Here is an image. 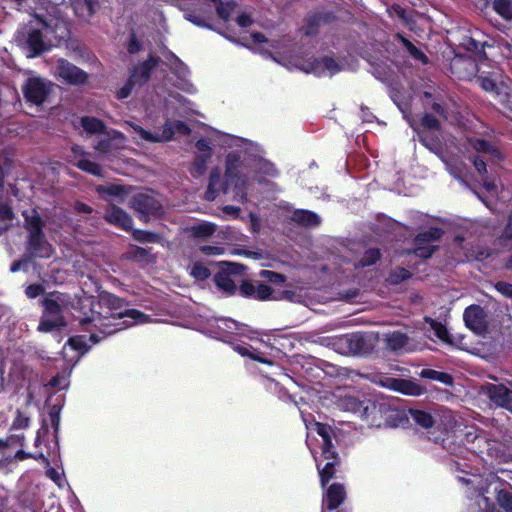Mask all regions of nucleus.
<instances>
[{
    "instance_id": "1",
    "label": "nucleus",
    "mask_w": 512,
    "mask_h": 512,
    "mask_svg": "<svg viewBox=\"0 0 512 512\" xmlns=\"http://www.w3.org/2000/svg\"><path fill=\"white\" fill-rule=\"evenodd\" d=\"M78 305L74 307V320L83 331L90 333L92 344L134 324L143 323L147 318L141 311L128 308L125 299L109 292L101 293L97 302L85 299Z\"/></svg>"
},
{
    "instance_id": "2",
    "label": "nucleus",
    "mask_w": 512,
    "mask_h": 512,
    "mask_svg": "<svg viewBox=\"0 0 512 512\" xmlns=\"http://www.w3.org/2000/svg\"><path fill=\"white\" fill-rule=\"evenodd\" d=\"M222 265L226 266V268H222L214 275V283L228 295H234L237 291V287L231 275L241 274L244 270V266L232 262H222ZM238 291L242 297L254 300L267 301L277 299V297L274 296L275 291L267 284L259 281L243 280Z\"/></svg>"
},
{
    "instance_id": "3",
    "label": "nucleus",
    "mask_w": 512,
    "mask_h": 512,
    "mask_svg": "<svg viewBox=\"0 0 512 512\" xmlns=\"http://www.w3.org/2000/svg\"><path fill=\"white\" fill-rule=\"evenodd\" d=\"M363 420L375 427H396L401 421V413L387 401L368 399Z\"/></svg>"
},
{
    "instance_id": "4",
    "label": "nucleus",
    "mask_w": 512,
    "mask_h": 512,
    "mask_svg": "<svg viewBox=\"0 0 512 512\" xmlns=\"http://www.w3.org/2000/svg\"><path fill=\"white\" fill-rule=\"evenodd\" d=\"M61 293L54 291L50 297L42 300L43 313L38 329L42 332H52L65 326L63 310L59 303Z\"/></svg>"
},
{
    "instance_id": "5",
    "label": "nucleus",
    "mask_w": 512,
    "mask_h": 512,
    "mask_svg": "<svg viewBox=\"0 0 512 512\" xmlns=\"http://www.w3.org/2000/svg\"><path fill=\"white\" fill-rule=\"evenodd\" d=\"M178 8L184 12V18L194 25L215 30L211 21L214 18L213 12L209 7H206V1L203 0H177Z\"/></svg>"
},
{
    "instance_id": "6",
    "label": "nucleus",
    "mask_w": 512,
    "mask_h": 512,
    "mask_svg": "<svg viewBox=\"0 0 512 512\" xmlns=\"http://www.w3.org/2000/svg\"><path fill=\"white\" fill-rule=\"evenodd\" d=\"M444 235V230L440 227L432 226L425 231L419 232L413 239V248L408 251V254H413L416 257L427 260L433 256L438 250L439 246L434 245Z\"/></svg>"
},
{
    "instance_id": "7",
    "label": "nucleus",
    "mask_w": 512,
    "mask_h": 512,
    "mask_svg": "<svg viewBox=\"0 0 512 512\" xmlns=\"http://www.w3.org/2000/svg\"><path fill=\"white\" fill-rule=\"evenodd\" d=\"M131 207L143 222H148L151 217H160L163 213L161 202L148 193L135 194L131 199Z\"/></svg>"
},
{
    "instance_id": "8",
    "label": "nucleus",
    "mask_w": 512,
    "mask_h": 512,
    "mask_svg": "<svg viewBox=\"0 0 512 512\" xmlns=\"http://www.w3.org/2000/svg\"><path fill=\"white\" fill-rule=\"evenodd\" d=\"M22 91L28 103L39 106L52 92V83L39 77H30L23 85Z\"/></svg>"
},
{
    "instance_id": "9",
    "label": "nucleus",
    "mask_w": 512,
    "mask_h": 512,
    "mask_svg": "<svg viewBox=\"0 0 512 512\" xmlns=\"http://www.w3.org/2000/svg\"><path fill=\"white\" fill-rule=\"evenodd\" d=\"M463 320L466 327L475 334L483 335L488 331L487 313L478 304H472L464 310Z\"/></svg>"
},
{
    "instance_id": "10",
    "label": "nucleus",
    "mask_w": 512,
    "mask_h": 512,
    "mask_svg": "<svg viewBox=\"0 0 512 512\" xmlns=\"http://www.w3.org/2000/svg\"><path fill=\"white\" fill-rule=\"evenodd\" d=\"M161 58L149 53L146 60L133 67L129 77V84L145 85L151 78L153 71L159 66Z\"/></svg>"
},
{
    "instance_id": "11",
    "label": "nucleus",
    "mask_w": 512,
    "mask_h": 512,
    "mask_svg": "<svg viewBox=\"0 0 512 512\" xmlns=\"http://www.w3.org/2000/svg\"><path fill=\"white\" fill-rule=\"evenodd\" d=\"M57 71L59 77L69 85L82 86L88 81L89 75L87 72L69 62L66 59H60L57 63Z\"/></svg>"
},
{
    "instance_id": "12",
    "label": "nucleus",
    "mask_w": 512,
    "mask_h": 512,
    "mask_svg": "<svg viewBox=\"0 0 512 512\" xmlns=\"http://www.w3.org/2000/svg\"><path fill=\"white\" fill-rule=\"evenodd\" d=\"M483 391L488 399L496 406L512 413V390L504 384L487 383Z\"/></svg>"
},
{
    "instance_id": "13",
    "label": "nucleus",
    "mask_w": 512,
    "mask_h": 512,
    "mask_svg": "<svg viewBox=\"0 0 512 512\" xmlns=\"http://www.w3.org/2000/svg\"><path fill=\"white\" fill-rule=\"evenodd\" d=\"M340 341L352 354L364 355L372 352L374 348L371 336L363 332L344 335Z\"/></svg>"
},
{
    "instance_id": "14",
    "label": "nucleus",
    "mask_w": 512,
    "mask_h": 512,
    "mask_svg": "<svg viewBox=\"0 0 512 512\" xmlns=\"http://www.w3.org/2000/svg\"><path fill=\"white\" fill-rule=\"evenodd\" d=\"M23 47L29 58L38 57L50 50V45L45 42L42 30L31 26L27 29Z\"/></svg>"
},
{
    "instance_id": "15",
    "label": "nucleus",
    "mask_w": 512,
    "mask_h": 512,
    "mask_svg": "<svg viewBox=\"0 0 512 512\" xmlns=\"http://www.w3.org/2000/svg\"><path fill=\"white\" fill-rule=\"evenodd\" d=\"M104 219L107 223L112 224L125 231H130L133 226V219L122 208L111 204L105 211Z\"/></svg>"
},
{
    "instance_id": "16",
    "label": "nucleus",
    "mask_w": 512,
    "mask_h": 512,
    "mask_svg": "<svg viewBox=\"0 0 512 512\" xmlns=\"http://www.w3.org/2000/svg\"><path fill=\"white\" fill-rule=\"evenodd\" d=\"M229 184L225 178L221 177V171L218 167H214L210 171L208 186L204 194V199L213 201L218 196L219 192L226 194L229 189Z\"/></svg>"
},
{
    "instance_id": "17",
    "label": "nucleus",
    "mask_w": 512,
    "mask_h": 512,
    "mask_svg": "<svg viewBox=\"0 0 512 512\" xmlns=\"http://www.w3.org/2000/svg\"><path fill=\"white\" fill-rule=\"evenodd\" d=\"M27 251L31 258H50L53 253L52 245L46 235L27 237Z\"/></svg>"
},
{
    "instance_id": "18",
    "label": "nucleus",
    "mask_w": 512,
    "mask_h": 512,
    "mask_svg": "<svg viewBox=\"0 0 512 512\" xmlns=\"http://www.w3.org/2000/svg\"><path fill=\"white\" fill-rule=\"evenodd\" d=\"M467 142L470 145V147L477 153L487 154L497 162H500L504 159V156L500 149L489 140L479 137H469L467 139Z\"/></svg>"
},
{
    "instance_id": "19",
    "label": "nucleus",
    "mask_w": 512,
    "mask_h": 512,
    "mask_svg": "<svg viewBox=\"0 0 512 512\" xmlns=\"http://www.w3.org/2000/svg\"><path fill=\"white\" fill-rule=\"evenodd\" d=\"M346 499V490L343 484H331L323 498V504L329 511L336 510Z\"/></svg>"
},
{
    "instance_id": "20",
    "label": "nucleus",
    "mask_w": 512,
    "mask_h": 512,
    "mask_svg": "<svg viewBox=\"0 0 512 512\" xmlns=\"http://www.w3.org/2000/svg\"><path fill=\"white\" fill-rule=\"evenodd\" d=\"M242 160L237 152H231L226 156L224 178L230 185L234 180L245 178L242 174Z\"/></svg>"
},
{
    "instance_id": "21",
    "label": "nucleus",
    "mask_w": 512,
    "mask_h": 512,
    "mask_svg": "<svg viewBox=\"0 0 512 512\" xmlns=\"http://www.w3.org/2000/svg\"><path fill=\"white\" fill-rule=\"evenodd\" d=\"M310 65L311 72L317 76H321L326 72H329L330 75H334L342 70L341 65L330 56L314 58Z\"/></svg>"
},
{
    "instance_id": "22",
    "label": "nucleus",
    "mask_w": 512,
    "mask_h": 512,
    "mask_svg": "<svg viewBox=\"0 0 512 512\" xmlns=\"http://www.w3.org/2000/svg\"><path fill=\"white\" fill-rule=\"evenodd\" d=\"M22 216L24 218V227L28 233V237L45 235V222L35 208L32 209V214H29L28 211H23Z\"/></svg>"
},
{
    "instance_id": "23",
    "label": "nucleus",
    "mask_w": 512,
    "mask_h": 512,
    "mask_svg": "<svg viewBox=\"0 0 512 512\" xmlns=\"http://www.w3.org/2000/svg\"><path fill=\"white\" fill-rule=\"evenodd\" d=\"M132 127L134 131L140 136L141 139L152 143H157L162 140L170 141L173 139L175 135L174 129L172 127V122H166L164 124L161 136L158 134H154L151 131L145 130L139 125H133Z\"/></svg>"
},
{
    "instance_id": "24",
    "label": "nucleus",
    "mask_w": 512,
    "mask_h": 512,
    "mask_svg": "<svg viewBox=\"0 0 512 512\" xmlns=\"http://www.w3.org/2000/svg\"><path fill=\"white\" fill-rule=\"evenodd\" d=\"M367 400H361L358 396L354 395H345L339 399L338 405L342 410L357 414L363 420Z\"/></svg>"
},
{
    "instance_id": "25",
    "label": "nucleus",
    "mask_w": 512,
    "mask_h": 512,
    "mask_svg": "<svg viewBox=\"0 0 512 512\" xmlns=\"http://www.w3.org/2000/svg\"><path fill=\"white\" fill-rule=\"evenodd\" d=\"M334 18L329 13H313L305 18L304 34L306 36H315L319 33L320 25L328 23Z\"/></svg>"
},
{
    "instance_id": "26",
    "label": "nucleus",
    "mask_w": 512,
    "mask_h": 512,
    "mask_svg": "<svg viewBox=\"0 0 512 512\" xmlns=\"http://www.w3.org/2000/svg\"><path fill=\"white\" fill-rule=\"evenodd\" d=\"M340 465H341L340 456H336L335 458H331L330 460H327V463L323 467H320L319 463L316 464L319 478H320L321 487H323V488L326 487L327 484L335 477L337 468Z\"/></svg>"
},
{
    "instance_id": "27",
    "label": "nucleus",
    "mask_w": 512,
    "mask_h": 512,
    "mask_svg": "<svg viewBox=\"0 0 512 512\" xmlns=\"http://www.w3.org/2000/svg\"><path fill=\"white\" fill-rule=\"evenodd\" d=\"M291 220L304 227L318 226L321 222L320 217L315 212L305 209H296L292 213Z\"/></svg>"
},
{
    "instance_id": "28",
    "label": "nucleus",
    "mask_w": 512,
    "mask_h": 512,
    "mask_svg": "<svg viewBox=\"0 0 512 512\" xmlns=\"http://www.w3.org/2000/svg\"><path fill=\"white\" fill-rule=\"evenodd\" d=\"M214 6L217 16L223 21L228 22L232 13L238 7L237 0H208Z\"/></svg>"
},
{
    "instance_id": "29",
    "label": "nucleus",
    "mask_w": 512,
    "mask_h": 512,
    "mask_svg": "<svg viewBox=\"0 0 512 512\" xmlns=\"http://www.w3.org/2000/svg\"><path fill=\"white\" fill-rule=\"evenodd\" d=\"M494 97L505 109L512 112V80L500 81V87Z\"/></svg>"
},
{
    "instance_id": "30",
    "label": "nucleus",
    "mask_w": 512,
    "mask_h": 512,
    "mask_svg": "<svg viewBox=\"0 0 512 512\" xmlns=\"http://www.w3.org/2000/svg\"><path fill=\"white\" fill-rule=\"evenodd\" d=\"M223 322L228 329L235 330L236 334L241 337H246L250 340L262 341L260 338L261 333L257 330L249 328L245 324L238 323L232 319H224Z\"/></svg>"
},
{
    "instance_id": "31",
    "label": "nucleus",
    "mask_w": 512,
    "mask_h": 512,
    "mask_svg": "<svg viewBox=\"0 0 512 512\" xmlns=\"http://www.w3.org/2000/svg\"><path fill=\"white\" fill-rule=\"evenodd\" d=\"M501 486L498 484L493 487L497 504L505 512H512V488H502Z\"/></svg>"
},
{
    "instance_id": "32",
    "label": "nucleus",
    "mask_w": 512,
    "mask_h": 512,
    "mask_svg": "<svg viewBox=\"0 0 512 512\" xmlns=\"http://www.w3.org/2000/svg\"><path fill=\"white\" fill-rule=\"evenodd\" d=\"M465 441L467 443H471L473 445L472 449L480 454H484V449H482V445H489V439L486 438L483 430H478L474 428L465 433Z\"/></svg>"
},
{
    "instance_id": "33",
    "label": "nucleus",
    "mask_w": 512,
    "mask_h": 512,
    "mask_svg": "<svg viewBox=\"0 0 512 512\" xmlns=\"http://www.w3.org/2000/svg\"><path fill=\"white\" fill-rule=\"evenodd\" d=\"M127 258L138 263H154L155 257L151 253V248H143L140 246H133L129 251Z\"/></svg>"
},
{
    "instance_id": "34",
    "label": "nucleus",
    "mask_w": 512,
    "mask_h": 512,
    "mask_svg": "<svg viewBox=\"0 0 512 512\" xmlns=\"http://www.w3.org/2000/svg\"><path fill=\"white\" fill-rule=\"evenodd\" d=\"M217 226L211 222H202L189 228V233L194 239H205L216 232Z\"/></svg>"
},
{
    "instance_id": "35",
    "label": "nucleus",
    "mask_w": 512,
    "mask_h": 512,
    "mask_svg": "<svg viewBox=\"0 0 512 512\" xmlns=\"http://www.w3.org/2000/svg\"><path fill=\"white\" fill-rule=\"evenodd\" d=\"M81 126L89 134H103L106 132L104 122L92 116H83L81 118Z\"/></svg>"
},
{
    "instance_id": "36",
    "label": "nucleus",
    "mask_w": 512,
    "mask_h": 512,
    "mask_svg": "<svg viewBox=\"0 0 512 512\" xmlns=\"http://www.w3.org/2000/svg\"><path fill=\"white\" fill-rule=\"evenodd\" d=\"M397 392L404 395L420 396L426 392V389L412 380L400 378Z\"/></svg>"
},
{
    "instance_id": "37",
    "label": "nucleus",
    "mask_w": 512,
    "mask_h": 512,
    "mask_svg": "<svg viewBox=\"0 0 512 512\" xmlns=\"http://www.w3.org/2000/svg\"><path fill=\"white\" fill-rule=\"evenodd\" d=\"M420 376L425 379L441 382L442 384L448 386H451L453 384V377L450 374L430 368L423 369L420 373Z\"/></svg>"
},
{
    "instance_id": "38",
    "label": "nucleus",
    "mask_w": 512,
    "mask_h": 512,
    "mask_svg": "<svg viewBox=\"0 0 512 512\" xmlns=\"http://www.w3.org/2000/svg\"><path fill=\"white\" fill-rule=\"evenodd\" d=\"M76 167L81 171L97 177H104V172L100 164L89 159H80L76 163Z\"/></svg>"
},
{
    "instance_id": "39",
    "label": "nucleus",
    "mask_w": 512,
    "mask_h": 512,
    "mask_svg": "<svg viewBox=\"0 0 512 512\" xmlns=\"http://www.w3.org/2000/svg\"><path fill=\"white\" fill-rule=\"evenodd\" d=\"M411 277L412 273L408 269L398 266L389 272L387 281L391 285H399L400 283L410 279Z\"/></svg>"
},
{
    "instance_id": "40",
    "label": "nucleus",
    "mask_w": 512,
    "mask_h": 512,
    "mask_svg": "<svg viewBox=\"0 0 512 512\" xmlns=\"http://www.w3.org/2000/svg\"><path fill=\"white\" fill-rule=\"evenodd\" d=\"M381 258V252L378 248H369L365 250L362 257L359 259L358 266L365 268L376 264Z\"/></svg>"
},
{
    "instance_id": "41",
    "label": "nucleus",
    "mask_w": 512,
    "mask_h": 512,
    "mask_svg": "<svg viewBox=\"0 0 512 512\" xmlns=\"http://www.w3.org/2000/svg\"><path fill=\"white\" fill-rule=\"evenodd\" d=\"M425 322L429 324L437 338L447 343L451 342L449 332L444 324L431 317H425Z\"/></svg>"
},
{
    "instance_id": "42",
    "label": "nucleus",
    "mask_w": 512,
    "mask_h": 512,
    "mask_svg": "<svg viewBox=\"0 0 512 512\" xmlns=\"http://www.w3.org/2000/svg\"><path fill=\"white\" fill-rule=\"evenodd\" d=\"M494 11L507 21H512V0H494Z\"/></svg>"
},
{
    "instance_id": "43",
    "label": "nucleus",
    "mask_w": 512,
    "mask_h": 512,
    "mask_svg": "<svg viewBox=\"0 0 512 512\" xmlns=\"http://www.w3.org/2000/svg\"><path fill=\"white\" fill-rule=\"evenodd\" d=\"M96 192L100 195H108L114 197H122L127 193V189L121 184L98 185Z\"/></svg>"
},
{
    "instance_id": "44",
    "label": "nucleus",
    "mask_w": 512,
    "mask_h": 512,
    "mask_svg": "<svg viewBox=\"0 0 512 512\" xmlns=\"http://www.w3.org/2000/svg\"><path fill=\"white\" fill-rule=\"evenodd\" d=\"M230 185H233L234 200L240 203L247 202V178L245 177L239 180H234V182L230 183Z\"/></svg>"
},
{
    "instance_id": "45",
    "label": "nucleus",
    "mask_w": 512,
    "mask_h": 512,
    "mask_svg": "<svg viewBox=\"0 0 512 512\" xmlns=\"http://www.w3.org/2000/svg\"><path fill=\"white\" fill-rule=\"evenodd\" d=\"M411 415L413 420L418 424L419 426L429 429L433 427L435 420L432 417V415L426 411L423 410H413L411 411Z\"/></svg>"
},
{
    "instance_id": "46",
    "label": "nucleus",
    "mask_w": 512,
    "mask_h": 512,
    "mask_svg": "<svg viewBox=\"0 0 512 512\" xmlns=\"http://www.w3.org/2000/svg\"><path fill=\"white\" fill-rule=\"evenodd\" d=\"M63 405L62 404H53L49 407L48 415L50 418L51 426L54 430V437L57 439L59 428H60V421H61V410Z\"/></svg>"
},
{
    "instance_id": "47",
    "label": "nucleus",
    "mask_w": 512,
    "mask_h": 512,
    "mask_svg": "<svg viewBox=\"0 0 512 512\" xmlns=\"http://www.w3.org/2000/svg\"><path fill=\"white\" fill-rule=\"evenodd\" d=\"M212 154H199L196 155L192 164V173L201 176L207 170V163L211 159Z\"/></svg>"
},
{
    "instance_id": "48",
    "label": "nucleus",
    "mask_w": 512,
    "mask_h": 512,
    "mask_svg": "<svg viewBox=\"0 0 512 512\" xmlns=\"http://www.w3.org/2000/svg\"><path fill=\"white\" fill-rule=\"evenodd\" d=\"M233 349H234V351H236L239 355H241L243 357H249L250 359L257 361L259 363L271 364V361L267 360L260 353L250 351L248 346H243V345L237 344L233 347Z\"/></svg>"
},
{
    "instance_id": "49",
    "label": "nucleus",
    "mask_w": 512,
    "mask_h": 512,
    "mask_svg": "<svg viewBox=\"0 0 512 512\" xmlns=\"http://www.w3.org/2000/svg\"><path fill=\"white\" fill-rule=\"evenodd\" d=\"M476 82L485 92L491 93L493 96L497 92L498 87H500V82H497L491 76L480 75L477 77Z\"/></svg>"
},
{
    "instance_id": "50",
    "label": "nucleus",
    "mask_w": 512,
    "mask_h": 512,
    "mask_svg": "<svg viewBox=\"0 0 512 512\" xmlns=\"http://www.w3.org/2000/svg\"><path fill=\"white\" fill-rule=\"evenodd\" d=\"M258 276L265 281L275 285H282L287 280V277L284 274L266 269L261 270L258 273Z\"/></svg>"
},
{
    "instance_id": "51",
    "label": "nucleus",
    "mask_w": 512,
    "mask_h": 512,
    "mask_svg": "<svg viewBox=\"0 0 512 512\" xmlns=\"http://www.w3.org/2000/svg\"><path fill=\"white\" fill-rule=\"evenodd\" d=\"M132 236L140 243H157L160 240L157 233L141 229L134 230Z\"/></svg>"
},
{
    "instance_id": "52",
    "label": "nucleus",
    "mask_w": 512,
    "mask_h": 512,
    "mask_svg": "<svg viewBox=\"0 0 512 512\" xmlns=\"http://www.w3.org/2000/svg\"><path fill=\"white\" fill-rule=\"evenodd\" d=\"M144 48V43L141 39L138 38L136 32L131 30L129 33V39L126 44L127 52L130 55H135L141 52Z\"/></svg>"
},
{
    "instance_id": "53",
    "label": "nucleus",
    "mask_w": 512,
    "mask_h": 512,
    "mask_svg": "<svg viewBox=\"0 0 512 512\" xmlns=\"http://www.w3.org/2000/svg\"><path fill=\"white\" fill-rule=\"evenodd\" d=\"M403 45L409 52V54L416 60L422 62L423 64H427L429 59L427 55L418 47H416L411 41L408 39H402Z\"/></svg>"
},
{
    "instance_id": "54",
    "label": "nucleus",
    "mask_w": 512,
    "mask_h": 512,
    "mask_svg": "<svg viewBox=\"0 0 512 512\" xmlns=\"http://www.w3.org/2000/svg\"><path fill=\"white\" fill-rule=\"evenodd\" d=\"M420 125L427 131H439L441 129L439 120L430 113H424L422 115L420 118Z\"/></svg>"
},
{
    "instance_id": "55",
    "label": "nucleus",
    "mask_w": 512,
    "mask_h": 512,
    "mask_svg": "<svg viewBox=\"0 0 512 512\" xmlns=\"http://www.w3.org/2000/svg\"><path fill=\"white\" fill-rule=\"evenodd\" d=\"M387 341L391 349L399 350L407 344L408 337L406 334L396 331L389 336Z\"/></svg>"
},
{
    "instance_id": "56",
    "label": "nucleus",
    "mask_w": 512,
    "mask_h": 512,
    "mask_svg": "<svg viewBox=\"0 0 512 512\" xmlns=\"http://www.w3.org/2000/svg\"><path fill=\"white\" fill-rule=\"evenodd\" d=\"M509 241H512V214L509 215L502 233L497 238L500 246H507Z\"/></svg>"
},
{
    "instance_id": "57",
    "label": "nucleus",
    "mask_w": 512,
    "mask_h": 512,
    "mask_svg": "<svg viewBox=\"0 0 512 512\" xmlns=\"http://www.w3.org/2000/svg\"><path fill=\"white\" fill-rule=\"evenodd\" d=\"M461 45L468 51H471L474 53L482 52L485 48V43L480 42V41H478L472 37H469V36H465L463 38Z\"/></svg>"
},
{
    "instance_id": "58",
    "label": "nucleus",
    "mask_w": 512,
    "mask_h": 512,
    "mask_svg": "<svg viewBox=\"0 0 512 512\" xmlns=\"http://www.w3.org/2000/svg\"><path fill=\"white\" fill-rule=\"evenodd\" d=\"M321 456L325 460H330L331 458H335L336 456H339V453L335 450L334 444L332 442V436L328 438L327 440L323 441L322 447H321Z\"/></svg>"
},
{
    "instance_id": "59",
    "label": "nucleus",
    "mask_w": 512,
    "mask_h": 512,
    "mask_svg": "<svg viewBox=\"0 0 512 512\" xmlns=\"http://www.w3.org/2000/svg\"><path fill=\"white\" fill-rule=\"evenodd\" d=\"M191 275L194 278L203 281L210 277L211 272L204 264L197 262L192 267Z\"/></svg>"
},
{
    "instance_id": "60",
    "label": "nucleus",
    "mask_w": 512,
    "mask_h": 512,
    "mask_svg": "<svg viewBox=\"0 0 512 512\" xmlns=\"http://www.w3.org/2000/svg\"><path fill=\"white\" fill-rule=\"evenodd\" d=\"M482 449H484V453L488 456L495 457L496 459L501 458L503 455L501 445L494 440H489V445H482Z\"/></svg>"
},
{
    "instance_id": "61",
    "label": "nucleus",
    "mask_w": 512,
    "mask_h": 512,
    "mask_svg": "<svg viewBox=\"0 0 512 512\" xmlns=\"http://www.w3.org/2000/svg\"><path fill=\"white\" fill-rule=\"evenodd\" d=\"M477 504L482 512H500L496 505L482 492L478 495Z\"/></svg>"
},
{
    "instance_id": "62",
    "label": "nucleus",
    "mask_w": 512,
    "mask_h": 512,
    "mask_svg": "<svg viewBox=\"0 0 512 512\" xmlns=\"http://www.w3.org/2000/svg\"><path fill=\"white\" fill-rule=\"evenodd\" d=\"M469 160L480 176L487 175V164L483 158L476 154L469 156Z\"/></svg>"
},
{
    "instance_id": "63",
    "label": "nucleus",
    "mask_w": 512,
    "mask_h": 512,
    "mask_svg": "<svg viewBox=\"0 0 512 512\" xmlns=\"http://www.w3.org/2000/svg\"><path fill=\"white\" fill-rule=\"evenodd\" d=\"M314 425L315 431L322 438V441L334 436V431L330 425L321 422H316Z\"/></svg>"
},
{
    "instance_id": "64",
    "label": "nucleus",
    "mask_w": 512,
    "mask_h": 512,
    "mask_svg": "<svg viewBox=\"0 0 512 512\" xmlns=\"http://www.w3.org/2000/svg\"><path fill=\"white\" fill-rule=\"evenodd\" d=\"M45 293V288L42 284L34 283L25 288V295L29 299H35Z\"/></svg>"
}]
</instances>
